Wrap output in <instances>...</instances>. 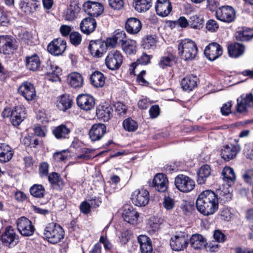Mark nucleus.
Segmentation results:
<instances>
[{
  "instance_id": "9b49d317",
  "label": "nucleus",
  "mask_w": 253,
  "mask_h": 253,
  "mask_svg": "<svg viewBox=\"0 0 253 253\" xmlns=\"http://www.w3.org/2000/svg\"><path fill=\"white\" fill-rule=\"evenodd\" d=\"M84 12L91 17H97L103 12L104 7L102 4L97 2L87 1L83 5Z\"/></svg>"
},
{
  "instance_id": "774afa93",
  "label": "nucleus",
  "mask_w": 253,
  "mask_h": 253,
  "mask_svg": "<svg viewBox=\"0 0 253 253\" xmlns=\"http://www.w3.org/2000/svg\"><path fill=\"white\" fill-rule=\"evenodd\" d=\"M206 28L210 31L214 32L218 28V24L213 19L208 20L206 24Z\"/></svg>"
},
{
  "instance_id": "7c9ffc66",
  "label": "nucleus",
  "mask_w": 253,
  "mask_h": 253,
  "mask_svg": "<svg viewBox=\"0 0 253 253\" xmlns=\"http://www.w3.org/2000/svg\"><path fill=\"white\" fill-rule=\"evenodd\" d=\"M138 217V213L132 207L125 209L123 213V217L125 221L131 224L137 223Z\"/></svg>"
},
{
  "instance_id": "09e8293b",
  "label": "nucleus",
  "mask_w": 253,
  "mask_h": 253,
  "mask_svg": "<svg viewBox=\"0 0 253 253\" xmlns=\"http://www.w3.org/2000/svg\"><path fill=\"white\" fill-rule=\"evenodd\" d=\"M203 19L200 16L195 15L191 16L189 20V25L194 29H200L202 27Z\"/></svg>"
},
{
  "instance_id": "6e6d98bb",
  "label": "nucleus",
  "mask_w": 253,
  "mask_h": 253,
  "mask_svg": "<svg viewBox=\"0 0 253 253\" xmlns=\"http://www.w3.org/2000/svg\"><path fill=\"white\" fill-rule=\"evenodd\" d=\"M113 37L117 42L118 43H120L121 45H122V42H125V41L127 40L126 39L125 32L120 29H117L115 31Z\"/></svg>"
},
{
  "instance_id": "2eb2a0df",
  "label": "nucleus",
  "mask_w": 253,
  "mask_h": 253,
  "mask_svg": "<svg viewBox=\"0 0 253 253\" xmlns=\"http://www.w3.org/2000/svg\"><path fill=\"white\" fill-rule=\"evenodd\" d=\"M46 64V74L48 80L52 82L60 80L59 76L62 73L61 68L50 60L47 61Z\"/></svg>"
},
{
  "instance_id": "dca6fc26",
  "label": "nucleus",
  "mask_w": 253,
  "mask_h": 253,
  "mask_svg": "<svg viewBox=\"0 0 253 253\" xmlns=\"http://www.w3.org/2000/svg\"><path fill=\"white\" fill-rule=\"evenodd\" d=\"M78 106L82 110L89 111L95 106L94 98L89 94H80L77 98Z\"/></svg>"
},
{
  "instance_id": "338daca9",
  "label": "nucleus",
  "mask_w": 253,
  "mask_h": 253,
  "mask_svg": "<svg viewBox=\"0 0 253 253\" xmlns=\"http://www.w3.org/2000/svg\"><path fill=\"white\" fill-rule=\"evenodd\" d=\"M213 238L216 242L219 243H223L226 240L225 235L220 230L214 231Z\"/></svg>"
},
{
  "instance_id": "c756f323",
  "label": "nucleus",
  "mask_w": 253,
  "mask_h": 253,
  "mask_svg": "<svg viewBox=\"0 0 253 253\" xmlns=\"http://www.w3.org/2000/svg\"><path fill=\"white\" fill-rule=\"evenodd\" d=\"M190 243L194 249H202L206 247L208 243L206 239L199 234H193L190 239Z\"/></svg>"
},
{
  "instance_id": "e2e57ef3",
  "label": "nucleus",
  "mask_w": 253,
  "mask_h": 253,
  "mask_svg": "<svg viewBox=\"0 0 253 253\" xmlns=\"http://www.w3.org/2000/svg\"><path fill=\"white\" fill-rule=\"evenodd\" d=\"M109 5L115 10H120L124 6L123 0H108Z\"/></svg>"
},
{
  "instance_id": "680f3d73",
  "label": "nucleus",
  "mask_w": 253,
  "mask_h": 253,
  "mask_svg": "<svg viewBox=\"0 0 253 253\" xmlns=\"http://www.w3.org/2000/svg\"><path fill=\"white\" fill-rule=\"evenodd\" d=\"M163 205L167 210H172L174 207V200L169 197H165L163 202Z\"/></svg>"
},
{
  "instance_id": "49530a36",
  "label": "nucleus",
  "mask_w": 253,
  "mask_h": 253,
  "mask_svg": "<svg viewBox=\"0 0 253 253\" xmlns=\"http://www.w3.org/2000/svg\"><path fill=\"white\" fill-rule=\"evenodd\" d=\"M175 62L174 56L169 54L167 56H162L159 62V66L162 69H165L167 67H171Z\"/></svg>"
},
{
  "instance_id": "603ef678",
  "label": "nucleus",
  "mask_w": 253,
  "mask_h": 253,
  "mask_svg": "<svg viewBox=\"0 0 253 253\" xmlns=\"http://www.w3.org/2000/svg\"><path fill=\"white\" fill-rule=\"evenodd\" d=\"M156 43V39L154 37L149 35L143 40L142 46L144 49H149L155 46Z\"/></svg>"
},
{
  "instance_id": "6ab92c4d",
  "label": "nucleus",
  "mask_w": 253,
  "mask_h": 253,
  "mask_svg": "<svg viewBox=\"0 0 253 253\" xmlns=\"http://www.w3.org/2000/svg\"><path fill=\"white\" fill-rule=\"evenodd\" d=\"M18 92L28 101L34 99L36 94L33 84L29 82L22 84L18 88Z\"/></svg>"
},
{
  "instance_id": "5701e85b",
  "label": "nucleus",
  "mask_w": 253,
  "mask_h": 253,
  "mask_svg": "<svg viewBox=\"0 0 253 253\" xmlns=\"http://www.w3.org/2000/svg\"><path fill=\"white\" fill-rule=\"evenodd\" d=\"M168 179L167 176L163 173H158L154 177L153 186L157 191L164 192L168 186Z\"/></svg>"
},
{
  "instance_id": "39448f33",
  "label": "nucleus",
  "mask_w": 253,
  "mask_h": 253,
  "mask_svg": "<svg viewBox=\"0 0 253 253\" xmlns=\"http://www.w3.org/2000/svg\"><path fill=\"white\" fill-rule=\"evenodd\" d=\"M174 184L176 188L183 193L191 192L195 186L194 180L184 174H178L175 177Z\"/></svg>"
},
{
  "instance_id": "7ed1b4c3",
  "label": "nucleus",
  "mask_w": 253,
  "mask_h": 253,
  "mask_svg": "<svg viewBox=\"0 0 253 253\" xmlns=\"http://www.w3.org/2000/svg\"><path fill=\"white\" fill-rule=\"evenodd\" d=\"M44 235L47 241L53 244L60 242L64 237V231L58 224L49 223L44 231Z\"/></svg>"
},
{
  "instance_id": "cd10ccee",
  "label": "nucleus",
  "mask_w": 253,
  "mask_h": 253,
  "mask_svg": "<svg viewBox=\"0 0 253 253\" xmlns=\"http://www.w3.org/2000/svg\"><path fill=\"white\" fill-rule=\"evenodd\" d=\"M14 151L5 143L0 144V162L5 163L9 162L12 158Z\"/></svg>"
},
{
  "instance_id": "ddd939ff",
  "label": "nucleus",
  "mask_w": 253,
  "mask_h": 253,
  "mask_svg": "<svg viewBox=\"0 0 253 253\" xmlns=\"http://www.w3.org/2000/svg\"><path fill=\"white\" fill-rule=\"evenodd\" d=\"M222 47L216 42H212L207 46L204 50L206 56L211 61H213L222 54Z\"/></svg>"
},
{
  "instance_id": "4be33fe9",
  "label": "nucleus",
  "mask_w": 253,
  "mask_h": 253,
  "mask_svg": "<svg viewBox=\"0 0 253 253\" xmlns=\"http://www.w3.org/2000/svg\"><path fill=\"white\" fill-rule=\"evenodd\" d=\"M155 9L158 15L164 17L170 13L172 10V5L169 0H157Z\"/></svg>"
},
{
  "instance_id": "f3484780",
  "label": "nucleus",
  "mask_w": 253,
  "mask_h": 253,
  "mask_svg": "<svg viewBox=\"0 0 253 253\" xmlns=\"http://www.w3.org/2000/svg\"><path fill=\"white\" fill-rule=\"evenodd\" d=\"M253 107V93L246 94L242 95L237 99L236 110L238 112L243 113L246 112L248 107Z\"/></svg>"
},
{
  "instance_id": "69168bd1",
  "label": "nucleus",
  "mask_w": 253,
  "mask_h": 253,
  "mask_svg": "<svg viewBox=\"0 0 253 253\" xmlns=\"http://www.w3.org/2000/svg\"><path fill=\"white\" fill-rule=\"evenodd\" d=\"M91 208L90 204L87 201L82 202L80 205V210L81 212L84 214L89 213L91 211Z\"/></svg>"
},
{
  "instance_id": "79ce46f5",
  "label": "nucleus",
  "mask_w": 253,
  "mask_h": 253,
  "mask_svg": "<svg viewBox=\"0 0 253 253\" xmlns=\"http://www.w3.org/2000/svg\"><path fill=\"white\" fill-rule=\"evenodd\" d=\"M152 6L151 0H135L134 8L139 12L147 11Z\"/></svg>"
},
{
  "instance_id": "20e7f679",
  "label": "nucleus",
  "mask_w": 253,
  "mask_h": 253,
  "mask_svg": "<svg viewBox=\"0 0 253 253\" xmlns=\"http://www.w3.org/2000/svg\"><path fill=\"white\" fill-rule=\"evenodd\" d=\"M124 57L122 53L116 49L108 52L105 60L106 67L111 70L116 71L120 69L123 63Z\"/></svg>"
},
{
  "instance_id": "bf43d9fd",
  "label": "nucleus",
  "mask_w": 253,
  "mask_h": 253,
  "mask_svg": "<svg viewBox=\"0 0 253 253\" xmlns=\"http://www.w3.org/2000/svg\"><path fill=\"white\" fill-rule=\"evenodd\" d=\"M115 111L120 116H124L126 112L127 107L123 103L118 102L114 104Z\"/></svg>"
},
{
  "instance_id": "c9c22d12",
  "label": "nucleus",
  "mask_w": 253,
  "mask_h": 253,
  "mask_svg": "<svg viewBox=\"0 0 253 253\" xmlns=\"http://www.w3.org/2000/svg\"><path fill=\"white\" fill-rule=\"evenodd\" d=\"M228 51L230 56L238 57L242 55L245 51V46L241 43H235L228 46Z\"/></svg>"
},
{
  "instance_id": "a18cd8bd",
  "label": "nucleus",
  "mask_w": 253,
  "mask_h": 253,
  "mask_svg": "<svg viewBox=\"0 0 253 253\" xmlns=\"http://www.w3.org/2000/svg\"><path fill=\"white\" fill-rule=\"evenodd\" d=\"M30 192L33 197L42 198L44 197L45 190L42 185L36 184L30 187Z\"/></svg>"
},
{
  "instance_id": "5fc2aeb1",
  "label": "nucleus",
  "mask_w": 253,
  "mask_h": 253,
  "mask_svg": "<svg viewBox=\"0 0 253 253\" xmlns=\"http://www.w3.org/2000/svg\"><path fill=\"white\" fill-rule=\"evenodd\" d=\"M82 40L81 35L77 32H72L70 35V41L75 46L79 45Z\"/></svg>"
},
{
  "instance_id": "37998d69",
  "label": "nucleus",
  "mask_w": 253,
  "mask_h": 253,
  "mask_svg": "<svg viewBox=\"0 0 253 253\" xmlns=\"http://www.w3.org/2000/svg\"><path fill=\"white\" fill-rule=\"evenodd\" d=\"M48 179L54 188L60 189L63 185L62 178L57 172L50 173L48 176Z\"/></svg>"
},
{
  "instance_id": "0eeeda50",
  "label": "nucleus",
  "mask_w": 253,
  "mask_h": 253,
  "mask_svg": "<svg viewBox=\"0 0 253 253\" xmlns=\"http://www.w3.org/2000/svg\"><path fill=\"white\" fill-rule=\"evenodd\" d=\"M235 144L224 145L221 149V157L225 161H229L235 159L240 152L241 148L236 139Z\"/></svg>"
},
{
  "instance_id": "f257e3e1",
  "label": "nucleus",
  "mask_w": 253,
  "mask_h": 253,
  "mask_svg": "<svg viewBox=\"0 0 253 253\" xmlns=\"http://www.w3.org/2000/svg\"><path fill=\"white\" fill-rule=\"evenodd\" d=\"M196 205L198 211L208 216L213 214L217 210L218 199L213 191L206 190L199 195Z\"/></svg>"
},
{
  "instance_id": "f8f14e48",
  "label": "nucleus",
  "mask_w": 253,
  "mask_h": 253,
  "mask_svg": "<svg viewBox=\"0 0 253 253\" xmlns=\"http://www.w3.org/2000/svg\"><path fill=\"white\" fill-rule=\"evenodd\" d=\"M16 49L15 40L9 36H0V53L9 54Z\"/></svg>"
},
{
  "instance_id": "58836bf2",
  "label": "nucleus",
  "mask_w": 253,
  "mask_h": 253,
  "mask_svg": "<svg viewBox=\"0 0 253 253\" xmlns=\"http://www.w3.org/2000/svg\"><path fill=\"white\" fill-rule=\"evenodd\" d=\"M253 36V30L251 29H240L235 33L236 40L241 42L248 41Z\"/></svg>"
},
{
  "instance_id": "864d4df0",
  "label": "nucleus",
  "mask_w": 253,
  "mask_h": 253,
  "mask_svg": "<svg viewBox=\"0 0 253 253\" xmlns=\"http://www.w3.org/2000/svg\"><path fill=\"white\" fill-rule=\"evenodd\" d=\"M152 56L147 54L146 53H143L142 55L137 59L136 62L132 64L134 65H147L150 63L152 59Z\"/></svg>"
},
{
  "instance_id": "e433bc0d",
  "label": "nucleus",
  "mask_w": 253,
  "mask_h": 253,
  "mask_svg": "<svg viewBox=\"0 0 253 253\" xmlns=\"http://www.w3.org/2000/svg\"><path fill=\"white\" fill-rule=\"evenodd\" d=\"M197 80L196 76L193 75L187 76L181 81V86L185 90H192L197 85Z\"/></svg>"
},
{
  "instance_id": "4468645a",
  "label": "nucleus",
  "mask_w": 253,
  "mask_h": 253,
  "mask_svg": "<svg viewBox=\"0 0 253 253\" xmlns=\"http://www.w3.org/2000/svg\"><path fill=\"white\" fill-rule=\"evenodd\" d=\"M66 48V42L61 39L53 40L47 46L48 51L52 55H61Z\"/></svg>"
},
{
  "instance_id": "3c124183",
  "label": "nucleus",
  "mask_w": 253,
  "mask_h": 253,
  "mask_svg": "<svg viewBox=\"0 0 253 253\" xmlns=\"http://www.w3.org/2000/svg\"><path fill=\"white\" fill-rule=\"evenodd\" d=\"M123 125L124 129L128 131H133L138 127L137 123L130 118L125 120L123 123Z\"/></svg>"
},
{
  "instance_id": "de8ad7c7",
  "label": "nucleus",
  "mask_w": 253,
  "mask_h": 253,
  "mask_svg": "<svg viewBox=\"0 0 253 253\" xmlns=\"http://www.w3.org/2000/svg\"><path fill=\"white\" fill-rule=\"evenodd\" d=\"M163 223V219L161 218H158L155 217H152L149 222V232L151 233H154L158 231L160 229V225Z\"/></svg>"
},
{
  "instance_id": "bb28decb",
  "label": "nucleus",
  "mask_w": 253,
  "mask_h": 253,
  "mask_svg": "<svg viewBox=\"0 0 253 253\" xmlns=\"http://www.w3.org/2000/svg\"><path fill=\"white\" fill-rule=\"evenodd\" d=\"M25 62L26 68L30 71H37L41 68V60L37 54L26 56Z\"/></svg>"
},
{
  "instance_id": "423d86ee",
  "label": "nucleus",
  "mask_w": 253,
  "mask_h": 253,
  "mask_svg": "<svg viewBox=\"0 0 253 253\" xmlns=\"http://www.w3.org/2000/svg\"><path fill=\"white\" fill-rule=\"evenodd\" d=\"M17 228L23 236L28 237L33 235L35 229L31 220L25 216H22L16 220Z\"/></svg>"
},
{
  "instance_id": "c85d7f7f",
  "label": "nucleus",
  "mask_w": 253,
  "mask_h": 253,
  "mask_svg": "<svg viewBox=\"0 0 253 253\" xmlns=\"http://www.w3.org/2000/svg\"><path fill=\"white\" fill-rule=\"evenodd\" d=\"M141 23L136 18H130L126 23V31L131 34L138 33L141 29Z\"/></svg>"
},
{
  "instance_id": "a211bd4d",
  "label": "nucleus",
  "mask_w": 253,
  "mask_h": 253,
  "mask_svg": "<svg viewBox=\"0 0 253 253\" xmlns=\"http://www.w3.org/2000/svg\"><path fill=\"white\" fill-rule=\"evenodd\" d=\"M106 132V126L101 123L93 125L89 129V136L93 141L100 140Z\"/></svg>"
},
{
  "instance_id": "412c9836",
  "label": "nucleus",
  "mask_w": 253,
  "mask_h": 253,
  "mask_svg": "<svg viewBox=\"0 0 253 253\" xmlns=\"http://www.w3.org/2000/svg\"><path fill=\"white\" fill-rule=\"evenodd\" d=\"M113 110L108 104L100 105L96 109V114L98 119L104 122L108 121L112 116Z\"/></svg>"
},
{
  "instance_id": "a19ab883",
  "label": "nucleus",
  "mask_w": 253,
  "mask_h": 253,
  "mask_svg": "<svg viewBox=\"0 0 253 253\" xmlns=\"http://www.w3.org/2000/svg\"><path fill=\"white\" fill-rule=\"evenodd\" d=\"M223 179L227 181L228 185L233 183L236 180V175L233 169L229 167H225L222 171Z\"/></svg>"
},
{
  "instance_id": "13d9d810",
  "label": "nucleus",
  "mask_w": 253,
  "mask_h": 253,
  "mask_svg": "<svg viewBox=\"0 0 253 253\" xmlns=\"http://www.w3.org/2000/svg\"><path fill=\"white\" fill-rule=\"evenodd\" d=\"M218 216L222 220L229 221L231 218L230 210L227 208L221 209L218 213Z\"/></svg>"
},
{
  "instance_id": "aec40b11",
  "label": "nucleus",
  "mask_w": 253,
  "mask_h": 253,
  "mask_svg": "<svg viewBox=\"0 0 253 253\" xmlns=\"http://www.w3.org/2000/svg\"><path fill=\"white\" fill-rule=\"evenodd\" d=\"M25 108L21 106H16L12 110L10 121L14 126H18L26 118Z\"/></svg>"
},
{
  "instance_id": "a878e982",
  "label": "nucleus",
  "mask_w": 253,
  "mask_h": 253,
  "mask_svg": "<svg viewBox=\"0 0 253 253\" xmlns=\"http://www.w3.org/2000/svg\"><path fill=\"white\" fill-rule=\"evenodd\" d=\"M104 48V43L101 40L91 41L88 46L91 54L96 57L102 56Z\"/></svg>"
},
{
  "instance_id": "4d7b16f0",
  "label": "nucleus",
  "mask_w": 253,
  "mask_h": 253,
  "mask_svg": "<svg viewBox=\"0 0 253 253\" xmlns=\"http://www.w3.org/2000/svg\"><path fill=\"white\" fill-rule=\"evenodd\" d=\"M76 8L70 5L65 11L64 17L66 20L73 21L76 17Z\"/></svg>"
},
{
  "instance_id": "f03ea898",
  "label": "nucleus",
  "mask_w": 253,
  "mask_h": 253,
  "mask_svg": "<svg viewBox=\"0 0 253 253\" xmlns=\"http://www.w3.org/2000/svg\"><path fill=\"white\" fill-rule=\"evenodd\" d=\"M198 48L196 43L191 40L185 39L178 43V53L180 58L185 61H192L196 56Z\"/></svg>"
},
{
  "instance_id": "b1692460",
  "label": "nucleus",
  "mask_w": 253,
  "mask_h": 253,
  "mask_svg": "<svg viewBox=\"0 0 253 253\" xmlns=\"http://www.w3.org/2000/svg\"><path fill=\"white\" fill-rule=\"evenodd\" d=\"M40 5L39 0H22L20 3V8L26 14L35 12Z\"/></svg>"
},
{
  "instance_id": "393cba45",
  "label": "nucleus",
  "mask_w": 253,
  "mask_h": 253,
  "mask_svg": "<svg viewBox=\"0 0 253 253\" xmlns=\"http://www.w3.org/2000/svg\"><path fill=\"white\" fill-rule=\"evenodd\" d=\"M96 27V20L91 17H86L80 23V28L83 33L89 35L92 33Z\"/></svg>"
},
{
  "instance_id": "6e6552de",
  "label": "nucleus",
  "mask_w": 253,
  "mask_h": 253,
  "mask_svg": "<svg viewBox=\"0 0 253 253\" xmlns=\"http://www.w3.org/2000/svg\"><path fill=\"white\" fill-rule=\"evenodd\" d=\"M188 236L184 232L177 233L171 237L170 246L173 251H180L185 249L188 244Z\"/></svg>"
},
{
  "instance_id": "c03bdc74",
  "label": "nucleus",
  "mask_w": 253,
  "mask_h": 253,
  "mask_svg": "<svg viewBox=\"0 0 253 253\" xmlns=\"http://www.w3.org/2000/svg\"><path fill=\"white\" fill-rule=\"evenodd\" d=\"M72 106V100L67 95H62L57 101V106L58 108L64 111L71 108Z\"/></svg>"
},
{
  "instance_id": "8fccbe9b",
  "label": "nucleus",
  "mask_w": 253,
  "mask_h": 253,
  "mask_svg": "<svg viewBox=\"0 0 253 253\" xmlns=\"http://www.w3.org/2000/svg\"><path fill=\"white\" fill-rule=\"evenodd\" d=\"M242 177L244 181L248 185L253 186V169H245L242 174Z\"/></svg>"
},
{
  "instance_id": "0e129e2a",
  "label": "nucleus",
  "mask_w": 253,
  "mask_h": 253,
  "mask_svg": "<svg viewBox=\"0 0 253 253\" xmlns=\"http://www.w3.org/2000/svg\"><path fill=\"white\" fill-rule=\"evenodd\" d=\"M152 103L148 98L143 97L138 101L137 105L140 109H146Z\"/></svg>"
},
{
  "instance_id": "ea45409f",
  "label": "nucleus",
  "mask_w": 253,
  "mask_h": 253,
  "mask_svg": "<svg viewBox=\"0 0 253 253\" xmlns=\"http://www.w3.org/2000/svg\"><path fill=\"white\" fill-rule=\"evenodd\" d=\"M123 50L127 54H132L135 52L136 48V42L135 41L127 39L122 42L121 45Z\"/></svg>"
},
{
  "instance_id": "4c0bfd02",
  "label": "nucleus",
  "mask_w": 253,
  "mask_h": 253,
  "mask_svg": "<svg viewBox=\"0 0 253 253\" xmlns=\"http://www.w3.org/2000/svg\"><path fill=\"white\" fill-rule=\"evenodd\" d=\"M70 131L65 125H61L54 127L52 133L57 139H62L68 138Z\"/></svg>"
},
{
  "instance_id": "052dcab7",
  "label": "nucleus",
  "mask_w": 253,
  "mask_h": 253,
  "mask_svg": "<svg viewBox=\"0 0 253 253\" xmlns=\"http://www.w3.org/2000/svg\"><path fill=\"white\" fill-rule=\"evenodd\" d=\"M244 155L248 159L253 160V145L249 144L245 145Z\"/></svg>"
},
{
  "instance_id": "473e14b6",
  "label": "nucleus",
  "mask_w": 253,
  "mask_h": 253,
  "mask_svg": "<svg viewBox=\"0 0 253 253\" xmlns=\"http://www.w3.org/2000/svg\"><path fill=\"white\" fill-rule=\"evenodd\" d=\"M67 80L70 85L75 88L81 87L84 83L82 75L77 72L70 73L68 76Z\"/></svg>"
},
{
  "instance_id": "2f4dec72",
  "label": "nucleus",
  "mask_w": 253,
  "mask_h": 253,
  "mask_svg": "<svg viewBox=\"0 0 253 253\" xmlns=\"http://www.w3.org/2000/svg\"><path fill=\"white\" fill-rule=\"evenodd\" d=\"M141 253H152L153 251L151 240L146 235H140L137 238Z\"/></svg>"
},
{
  "instance_id": "72a5a7b5",
  "label": "nucleus",
  "mask_w": 253,
  "mask_h": 253,
  "mask_svg": "<svg viewBox=\"0 0 253 253\" xmlns=\"http://www.w3.org/2000/svg\"><path fill=\"white\" fill-rule=\"evenodd\" d=\"M211 173V167L208 165H204L200 167L197 172V181L199 184H203Z\"/></svg>"
},
{
  "instance_id": "9d476101",
  "label": "nucleus",
  "mask_w": 253,
  "mask_h": 253,
  "mask_svg": "<svg viewBox=\"0 0 253 253\" xmlns=\"http://www.w3.org/2000/svg\"><path fill=\"white\" fill-rule=\"evenodd\" d=\"M131 199L134 205L144 207L149 202V193L145 189H136L132 194Z\"/></svg>"
},
{
  "instance_id": "f704fd0d",
  "label": "nucleus",
  "mask_w": 253,
  "mask_h": 253,
  "mask_svg": "<svg viewBox=\"0 0 253 253\" xmlns=\"http://www.w3.org/2000/svg\"><path fill=\"white\" fill-rule=\"evenodd\" d=\"M91 84L95 87H102L105 84V78L100 72L96 71L90 77Z\"/></svg>"
},
{
  "instance_id": "1a4fd4ad",
  "label": "nucleus",
  "mask_w": 253,
  "mask_h": 253,
  "mask_svg": "<svg viewBox=\"0 0 253 253\" xmlns=\"http://www.w3.org/2000/svg\"><path fill=\"white\" fill-rule=\"evenodd\" d=\"M215 15L217 19L221 21L231 23L235 20L236 13L232 7L222 6L216 10Z\"/></svg>"
}]
</instances>
